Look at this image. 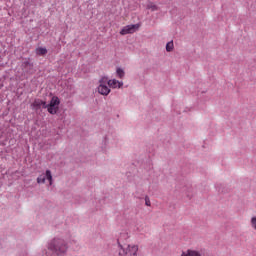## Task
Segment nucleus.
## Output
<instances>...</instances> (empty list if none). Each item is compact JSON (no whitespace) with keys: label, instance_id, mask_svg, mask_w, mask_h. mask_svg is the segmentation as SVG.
<instances>
[{"label":"nucleus","instance_id":"9b49d317","mask_svg":"<svg viewBox=\"0 0 256 256\" xmlns=\"http://www.w3.org/2000/svg\"><path fill=\"white\" fill-rule=\"evenodd\" d=\"M36 54L43 57V55H47V48L39 47L36 49Z\"/></svg>","mask_w":256,"mask_h":256},{"label":"nucleus","instance_id":"f257e3e1","mask_svg":"<svg viewBox=\"0 0 256 256\" xmlns=\"http://www.w3.org/2000/svg\"><path fill=\"white\" fill-rule=\"evenodd\" d=\"M125 239H129V234L127 232H123L120 234L118 238V245L120 247L119 255L126 256H138L139 255V245L137 244H121Z\"/></svg>","mask_w":256,"mask_h":256},{"label":"nucleus","instance_id":"39448f33","mask_svg":"<svg viewBox=\"0 0 256 256\" xmlns=\"http://www.w3.org/2000/svg\"><path fill=\"white\" fill-rule=\"evenodd\" d=\"M45 179L49 181L50 185H53V175H51V170H47L46 175H40L37 178V183H45Z\"/></svg>","mask_w":256,"mask_h":256},{"label":"nucleus","instance_id":"f8f14e48","mask_svg":"<svg viewBox=\"0 0 256 256\" xmlns=\"http://www.w3.org/2000/svg\"><path fill=\"white\" fill-rule=\"evenodd\" d=\"M174 44H173V41H170V42H168L167 44H166V51L168 52V53H171V51H173V49H174Z\"/></svg>","mask_w":256,"mask_h":256},{"label":"nucleus","instance_id":"1a4fd4ad","mask_svg":"<svg viewBox=\"0 0 256 256\" xmlns=\"http://www.w3.org/2000/svg\"><path fill=\"white\" fill-rule=\"evenodd\" d=\"M180 256H202V255H201V252L199 251L188 249L186 251H183Z\"/></svg>","mask_w":256,"mask_h":256},{"label":"nucleus","instance_id":"0eeeda50","mask_svg":"<svg viewBox=\"0 0 256 256\" xmlns=\"http://www.w3.org/2000/svg\"><path fill=\"white\" fill-rule=\"evenodd\" d=\"M33 109H47V102L41 100V99H36L33 104H32Z\"/></svg>","mask_w":256,"mask_h":256},{"label":"nucleus","instance_id":"ddd939ff","mask_svg":"<svg viewBox=\"0 0 256 256\" xmlns=\"http://www.w3.org/2000/svg\"><path fill=\"white\" fill-rule=\"evenodd\" d=\"M116 73L120 79H123L125 77V71L121 68H117Z\"/></svg>","mask_w":256,"mask_h":256},{"label":"nucleus","instance_id":"9d476101","mask_svg":"<svg viewBox=\"0 0 256 256\" xmlns=\"http://www.w3.org/2000/svg\"><path fill=\"white\" fill-rule=\"evenodd\" d=\"M146 9H149L150 11H159V7H157V5H155L153 2H149Z\"/></svg>","mask_w":256,"mask_h":256},{"label":"nucleus","instance_id":"423d86ee","mask_svg":"<svg viewBox=\"0 0 256 256\" xmlns=\"http://www.w3.org/2000/svg\"><path fill=\"white\" fill-rule=\"evenodd\" d=\"M97 90H98V93H100V95H104V96H107L111 93V89L107 85H103V84H99Z\"/></svg>","mask_w":256,"mask_h":256},{"label":"nucleus","instance_id":"7ed1b4c3","mask_svg":"<svg viewBox=\"0 0 256 256\" xmlns=\"http://www.w3.org/2000/svg\"><path fill=\"white\" fill-rule=\"evenodd\" d=\"M61 101L59 97L53 96L50 103L46 104V109L50 115H57V111H59V105Z\"/></svg>","mask_w":256,"mask_h":256},{"label":"nucleus","instance_id":"20e7f679","mask_svg":"<svg viewBox=\"0 0 256 256\" xmlns=\"http://www.w3.org/2000/svg\"><path fill=\"white\" fill-rule=\"evenodd\" d=\"M141 24H131L123 27L120 31V35H130L139 31Z\"/></svg>","mask_w":256,"mask_h":256},{"label":"nucleus","instance_id":"6e6552de","mask_svg":"<svg viewBox=\"0 0 256 256\" xmlns=\"http://www.w3.org/2000/svg\"><path fill=\"white\" fill-rule=\"evenodd\" d=\"M108 86L111 89H121V87H123V82H119V80L112 79V80H109Z\"/></svg>","mask_w":256,"mask_h":256},{"label":"nucleus","instance_id":"2eb2a0df","mask_svg":"<svg viewBox=\"0 0 256 256\" xmlns=\"http://www.w3.org/2000/svg\"><path fill=\"white\" fill-rule=\"evenodd\" d=\"M251 227L256 231V217L251 218Z\"/></svg>","mask_w":256,"mask_h":256},{"label":"nucleus","instance_id":"dca6fc26","mask_svg":"<svg viewBox=\"0 0 256 256\" xmlns=\"http://www.w3.org/2000/svg\"><path fill=\"white\" fill-rule=\"evenodd\" d=\"M145 205H146L147 207H151V200H149V196H146V197H145Z\"/></svg>","mask_w":256,"mask_h":256},{"label":"nucleus","instance_id":"4468645a","mask_svg":"<svg viewBox=\"0 0 256 256\" xmlns=\"http://www.w3.org/2000/svg\"><path fill=\"white\" fill-rule=\"evenodd\" d=\"M99 85H109V78L107 77H102L100 80H99Z\"/></svg>","mask_w":256,"mask_h":256},{"label":"nucleus","instance_id":"f03ea898","mask_svg":"<svg viewBox=\"0 0 256 256\" xmlns=\"http://www.w3.org/2000/svg\"><path fill=\"white\" fill-rule=\"evenodd\" d=\"M49 249L54 251L56 255H65L67 253V244L65 240L56 238L50 243Z\"/></svg>","mask_w":256,"mask_h":256}]
</instances>
